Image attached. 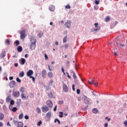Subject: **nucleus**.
<instances>
[{"label": "nucleus", "instance_id": "59", "mask_svg": "<svg viewBox=\"0 0 127 127\" xmlns=\"http://www.w3.org/2000/svg\"><path fill=\"white\" fill-rule=\"evenodd\" d=\"M72 90L75 91V84L72 85Z\"/></svg>", "mask_w": 127, "mask_h": 127}, {"label": "nucleus", "instance_id": "42", "mask_svg": "<svg viewBox=\"0 0 127 127\" xmlns=\"http://www.w3.org/2000/svg\"><path fill=\"white\" fill-rule=\"evenodd\" d=\"M118 23H119L118 22V21H116L114 25L112 27V25H111V28H114V27H115V26H116L118 24Z\"/></svg>", "mask_w": 127, "mask_h": 127}, {"label": "nucleus", "instance_id": "54", "mask_svg": "<svg viewBox=\"0 0 127 127\" xmlns=\"http://www.w3.org/2000/svg\"><path fill=\"white\" fill-rule=\"evenodd\" d=\"M54 112H56L57 111V105H56L55 108L53 109Z\"/></svg>", "mask_w": 127, "mask_h": 127}, {"label": "nucleus", "instance_id": "14", "mask_svg": "<svg viewBox=\"0 0 127 127\" xmlns=\"http://www.w3.org/2000/svg\"><path fill=\"white\" fill-rule=\"evenodd\" d=\"M42 77L43 78H45L46 77V70L44 69L42 71Z\"/></svg>", "mask_w": 127, "mask_h": 127}, {"label": "nucleus", "instance_id": "30", "mask_svg": "<svg viewBox=\"0 0 127 127\" xmlns=\"http://www.w3.org/2000/svg\"><path fill=\"white\" fill-rule=\"evenodd\" d=\"M18 119L19 120H22L23 119V113H21L19 115Z\"/></svg>", "mask_w": 127, "mask_h": 127}, {"label": "nucleus", "instance_id": "7", "mask_svg": "<svg viewBox=\"0 0 127 127\" xmlns=\"http://www.w3.org/2000/svg\"><path fill=\"white\" fill-rule=\"evenodd\" d=\"M43 113H47L49 111V108L47 106H43L42 108Z\"/></svg>", "mask_w": 127, "mask_h": 127}, {"label": "nucleus", "instance_id": "29", "mask_svg": "<svg viewBox=\"0 0 127 127\" xmlns=\"http://www.w3.org/2000/svg\"><path fill=\"white\" fill-rule=\"evenodd\" d=\"M43 36V32L42 31H40L39 32V34H38V36L40 38H41L42 37V36Z\"/></svg>", "mask_w": 127, "mask_h": 127}, {"label": "nucleus", "instance_id": "9", "mask_svg": "<svg viewBox=\"0 0 127 127\" xmlns=\"http://www.w3.org/2000/svg\"><path fill=\"white\" fill-rule=\"evenodd\" d=\"M20 95V93L17 91V92H13L12 95L14 98H18Z\"/></svg>", "mask_w": 127, "mask_h": 127}, {"label": "nucleus", "instance_id": "53", "mask_svg": "<svg viewBox=\"0 0 127 127\" xmlns=\"http://www.w3.org/2000/svg\"><path fill=\"white\" fill-rule=\"evenodd\" d=\"M42 124V122L41 121H40L38 123L37 126H38V127H39V126H40V125H41Z\"/></svg>", "mask_w": 127, "mask_h": 127}, {"label": "nucleus", "instance_id": "50", "mask_svg": "<svg viewBox=\"0 0 127 127\" xmlns=\"http://www.w3.org/2000/svg\"><path fill=\"white\" fill-rule=\"evenodd\" d=\"M48 69L49 71H53V67H50V66L49 65H48Z\"/></svg>", "mask_w": 127, "mask_h": 127}, {"label": "nucleus", "instance_id": "12", "mask_svg": "<svg viewBox=\"0 0 127 127\" xmlns=\"http://www.w3.org/2000/svg\"><path fill=\"white\" fill-rule=\"evenodd\" d=\"M49 9L50 11H54L55 10V6L53 5H50Z\"/></svg>", "mask_w": 127, "mask_h": 127}, {"label": "nucleus", "instance_id": "11", "mask_svg": "<svg viewBox=\"0 0 127 127\" xmlns=\"http://www.w3.org/2000/svg\"><path fill=\"white\" fill-rule=\"evenodd\" d=\"M19 61L20 64H21V65H24V64H25V59L24 58H21V59H20Z\"/></svg>", "mask_w": 127, "mask_h": 127}, {"label": "nucleus", "instance_id": "2", "mask_svg": "<svg viewBox=\"0 0 127 127\" xmlns=\"http://www.w3.org/2000/svg\"><path fill=\"white\" fill-rule=\"evenodd\" d=\"M8 85L11 89L14 88V86H15V81L14 80H12L9 82Z\"/></svg>", "mask_w": 127, "mask_h": 127}, {"label": "nucleus", "instance_id": "8", "mask_svg": "<svg viewBox=\"0 0 127 127\" xmlns=\"http://www.w3.org/2000/svg\"><path fill=\"white\" fill-rule=\"evenodd\" d=\"M33 75V70L32 69H30L27 72V77H31Z\"/></svg>", "mask_w": 127, "mask_h": 127}, {"label": "nucleus", "instance_id": "6", "mask_svg": "<svg viewBox=\"0 0 127 127\" xmlns=\"http://www.w3.org/2000/svg\"><path fill=\"white\" fill-rule=\"evenodd\" d=\"M63 89L64 93L68 92V86H67V85H66L65 83H63Z\"/></svg>", "mask_w": 127, "mask_h": 127}, {"label": "nucleus", "instance_id": "28", "mask_svg": "<svg viewBox=\"0 0 127 127\" xmlns=\"http://www.w3.org/2000/svg\"><path fill=\"white\" fill-rule=\"evenodd\" d=\"M11 101V99L10 98V96H8L6 98V103H8V102H10Z\"/></svg>", "mask_w": 127, "mask_h": 127}, {"label": "nucleus", "instance_id": "55", "mask_svg": "<svg viewBox=\"0 0 127 127\" xmlns=\"http://www.w3.org/2000/svg\"><path fill=\"white\" fill-rule=\"evenodd\" d=\"M45 60H47V59H48V56H47V54H45Z\"/></svg>", "mask_w": 127, "mask_h": 127}, {"label": "nucleus", "instance_id": "13", "mask_svg": "<svg viewBox=\"0 0 127 127\" xmlns=\"http://www.w3.org/2000/svg\"><path fill=\"white\" fill-rule=\"evenodd\" d=\"M48 96L49 99H55V96L53 95L52 92L48 94Z\"/></svg>", "mask_w": 127, "mask_h": 127}, {"label": "nucleus", "instance_id": "56", "mask_svg": "<svg viewBox=\"0 0 127 127\" xmlns=\"http://www.w3.org/2000/svg\"><path fill=\"white\" fill-rule=\"evenodd\" d=\"M88 106L87 105L86 107H84L83 108V111H87V109H88Z\"/></svg>", "mask_w": 127, "mask_h": 127}, {"label": "nucleus", "instance_id": "47", "mask_svg": "<svg viewBox=\"0 0 127 127\" xmlns=\"http://www.w3.org/2000/svg\"><path fill=\"white\" fill-rule=\"evenodd\" d=\"M64 103V101L63 100H62V101H59L58 102V104H59V105H62Z\"/></svg>", "mask_w": 127, "mask_h": 127}, {"label": "nucleus", "instance_id": "25", "mask_svg": "<svg viewBox=\"0 0 127 127\" xmlns=\"http://www.w3.org/2000/svg\"><path fill=\"white\" fill-rule=\"evenodd\" d=\"M21 98L23 100V99H28V96H24V93H22L21 95Z\"/></svg>", "mask_w": 127, "mask_h": 127}, {"label": "nucleus", "instance_id": "48", "mask_svg": "<svg viewBox=\"0 0 127 127\" xmlns=\"http://www.w3.org/2000/svg\"><path fill=\"white\" fill-rule=\"evenodd\" d=\"M64 47H65V49H67V48H69V45L68 44H65Z\"/></svg>", "mask_w": 127, "mask_h": 127}, {"label": "nucleus", "instance_id": "23", "mask_svg": "<svg viewBox=\"0 0 127 127\" xmlns=\"http://www.w3.org/2000/svg\"><path fill=\"white\" fill-rule=\"evenodd\" d=\"M88 83L89 84V85H93V84L95 83V80H94L93 79H91L90 81L89 80L88 81Z\"/></svg>", "mask_w": 127, "mask_h": 127}, {"label": "nucleus", "instance_id": "37", "mask_svg": "<svg viewBox=\"0 0 127 127\" xmlns=\"http://www.w3.org/2000/svg\"><path fill=\"white\" fill-rule=\"evenodd\" d=\"M73 78L74 80L77 79V75H76V73H75V72H73Z\"/></svg>", "mask_w": 127, "mask_h": 127}, {"label": "nucleus", "instance_id": "33", "mask_svg": "<svg viewBox=\"0 0 127 127\" xmlns=\"http://www.w3.org/2000/svg\"><path fill=\"white\" fill-rule=\"evenodd\" d=\"M57 122L58 123L59 125H60L61 124L60 120L56 118L55 119L54 123H57Z\"/></svg>", "mask_w": 127, "mask_h": 127}, {"label": "nucleus", "instance_id": "26", "mask_svg": "<svg viewBox=\"0 0 127 127\" xmlns=\"http://www.w3.org/2000/svg\"><path fill=\"white\" fill-rule=\"evenodd\" d=\"M16 45V46H18V45H19V44H20V42H19V40H16L14 43V45Z\"/></svg>", "mask_w": 127, "mask_h": 127}, {"label": "nucleus", "instance_id": "36", "mask_svg": "<svg viewBox=\"0 0 127 127\" xmlns=\"http://www.w3.org/2000/svg\"><path fill=\"white\" fill-rule=\"evenodd\" d=\"M13 105H14V100H11L10 101V105H9V106H12Z\"/></svg>", "mask_w": 127, "mask_h": 127}, {"label": "nucleus", "instance_id": "19", "mask_svg": "<svg viewBox=\"0 0 127 127\" xmlns=\"http://www.w3.org/2000/svg\"><path fill=\"white\" fill-rule=\"evenodd\" d=\"M17 50L18 52H22V47H21V46H18V47L17 48Z\"/></svg>", "mask_w": 127, "mask_h": 127}, {"label": "nucleus", "instance_id": "20", "mask_svg": "<svg viewBox=\"0 0 127 127\" xmlns=\"http://www.w3.org/2000/svg\"><path fill=\"white\" fill-rule=\"evenodd\" d=\"M86 99L84 100V102L86 104V105H90V100L87 98V97L85 96Z\"/></svg>", "mask_w": 127, "mask_h": 127}, {"label": "nucleus", "instance_id": "52", "mask_svg": "<svg viewBox=\"0 0 127 127\" xmlns=\"http://www.w3.org/2000/svg\"><path fill=\"white\" fill-rule=\"evenodd\" d=\"M24 119L25 120H28L29 119V116H28V115H25L24 116Z\"/></svg>", "mask_w": 127, "mask_h": 127}, {"label": "nucleus", "instance_id": "10", "mask_svg": "<svg viewBox=\"0 0 127 127\" xmlns=\"http://www.w3.org/2000/svg\"><path fill=\"white\" fill-rule=\"evenodd\" d=\"M46 118H47L48 120H47V122H50V119H51V113L48 112L46 114Z\"/></svg>", "mask_w": 127, "mask_h": 127}, {"label": "nucleus", "instance_id": "17", "mask_svg": "<svg viewBox=\"0 0 127 127\" xmlns=\"http://www.w3.org/2000/svg\"><path fill=\"white\" fill-rule=\"evenodd\" d=\"M9 109L10 111H12V112H13L14 113H15L16 111H17V108L16 107H13L12 109L10 108V105L9 106Z\"/></svg>", "mask_w": 127, "mask_h": 127}, {"label": "nucleus", "instance_id": "31", "mask_svg": "<svg viewBox=\"0 0 127 127\" xmlns=\"http://www.w3.org/2000/svg\"><path fill=\"white\" fill-rule=\"evenodd\" d=\"M110 19L111 18H110V17L109 16H107L105 19V21L108 22V21H109Z\"/></svg>", "mask_w": 127, "mask_h": 127}, {"label": "nucleus", "instance_id": "15", "mask_svg": "<svg viewBox=\"0 0 127 127\" xmlns=\"http://www.w3.org/2000/svg\"><path fill=\"white\" fill-rule=\"evenodd\" d=\"M3 57H5V51L2 52L0 54V59L3 58Z\"/></svg>", "mask_w": 127, "mask_h": 127}, {"label": "nucleus", "instance_id": "57", "mask_svg": "<svg viewBox=\"0 0 127 127\" xmlns=\"http://www.w3.org/2000/svg\"><path fill=\"white\" fill-rule=\"evenodd\" d=\"M66 74H67V77L68 78V79H71V76H70V75H69V73L66 72Z\"/></svg>", "mask_w": 127, "mask_h": 127}, {"label": "nucleus", "instance_id": "43", "mask_svg": "<svg viewBox=\"0 0 127 127\" xmlns=\"http://www.w3.org/2000/svg\"><path fill=\"white\" fill-rule=\"evenodd\" d=\"M59 114H60L59 115L60 118H63V113L62 112H60Z\"/></svg>", "mask_w": 127, "mask_h": 127}, {"label": "nucleus", "instance_id": "39", "mask_svg": "<svg viewBox=\"0 0 127 127\" xmlns=\"http://www.w3.org/2000/svg\"><path fill=\"white\" fill-rule=\"evenodd\" d=\"M36 111H37L38 114H40V113H41V111L40 110V108H39L38 107H37L36 108Z\"/></svg>", "mask_w": 127, "mask_h": 127}, {"label": "nucleus", "instance_id": "40", "mask_svg": "<svg viewBox=\"0 0 127 127\" xmlns=\"http://www.w3.org/2000/svg\"><path fill=\"white\" fill-rule=\"evenodd\" d=\"M5 42H6V43L8 44V45H9V43H10V40H9V39H7L5 40Z\"/></svg>", "mask_w": 127, "mask_h": 127}, {"label": "nucleus", "instance_id": "35", "mask_svg": "<svg viewBox=\"0 0 127 127\" xmlns=\"http://www.w3.org/2000/svg\"><path fill=\"white\" fill-rule=\"evenodd\" d=\"M67 42V36H65L63 39V43Z\"/></svg>", "mask_w": 127, "mask_h": 127}, {"label": "nucleus", "instance_id": "3", "mask_svg": "<svg viewBox=\"0 0 127 127\" xmlns=\"http://www.w3.org/2000/svg\"><path fill=\"white\" fill-rule=\"evenodd\" d=\"M71 23H72V22H71L70 20H67V21L65 22L64 25L66 26V28H70Z\"/></svg>", "mask_w": 127, "mask_h": 127}, {"label": "nucleus", "instance_id": "61", "mask_svg": "<svg viewBox=\"0 0 127 127\" xmlns=\"http://www.w3.org/2000/svg\"><path fill=\"white\" fill-rule=\"evenodd\" d=\"M100 28H96V29H94V31H99V30H100Z\"/></svg>", "mask_w": 127, "mask_h": 127}, {"label": "nucleus", "instance_id": "16", "mask_svg": "<svg viewBox=\"0 0 127 127\" xmlns=\"http://www.w3.org/2000/svg\"><path fill=\"white\" fill-rule=\"evenodd\" d=\"M23 123L22 122H18L17 123V127H23Z\"/></svg>", "mask_w": 127, "mask_h": 127}, {"label": "nucleus", "instance_id": "27", "mask_svg": "<svg viewBox=\"0 0 127 127\" xmlns=\"http://www.w3.org/2000/svg\"><path fill=\"white\" fill-rule=\"evenodd\" d=\"M3 118H4L3 113H0V121H2V120H3Z\"/></svg>", "mask_w": 127, "mask_h": 127}, {"label": "nucleus", "instance_id": "38", "mask_svg": "<svg viewBox=\"0 0 127 127\" xmlns=\"http://www.w3.org/2000/svg\"><path fill=\"white\" fill-rule=\"evenodd\" d=\"M16 104H17L16 107H17V108L20 107V102H19L18 101V100H17V102H16Z\"/></svg>", "mask_w": 127, "mask_h": 127}, {"label": "nucleus", "instance_id": "18", "mask_svg": "<svg viewBox=\"0 0 127 127\" xmlns=\"http://www.w3.org/2000/svg\"><path fill=\"white\" fill-rule=\"evenodd\" d=\"M92 112L93 113V114H98L99 110H98L97 108H93L92 110Z\"/></svg>", "mask_w": 127, "mask_h": 127}, {"label": "nucleus", "instance_id": "1", "mask_svg": "<svg viewBox=\"0 0 127 127\" xmlns=\"http://www.w3.org/2000/svg\"><path fill=\"white\" fill-rule=\"evenodd\" d=\"M31 43L30 45V49L31 50H34L36 47V39L34 36L31 37Z\"/></svg>", "mask_w": 127, "mask_h": 127}, {"label": "nucleus", "instance_id": "51", "mask_svg": "<svg viewBox=\"0 0 127 127\" xmlns=\"http://www.w3.org/2000/svg\"><path fill=\"white\" fill-rule=\"evenodd\" d=\"M80 92H81V91H80L79 89H77L76 90V93H77V95H79V94H80Z\"/></svg>", "mask_w": 127, "mask_h": 127}, {"label": "nucleus", "instance_id": "46", "mask_svg": "<svg viewBox=\"0 0 127 127\" xmlns=\"http://www.w3.org/2000/svg\"><path fill=\"white\" fill-rule=\"evenodd\" d=\"M29 78L32 79L33 82H35V77H34L33 76H31Z\"/></svg>", "mask_w": 127, "mask_h": 127}, {"label": "nucleus", "instance_id": "5", "mask_svg": "<svg viewBox=\"0 0 127 127\" xmlns=\"http://www.w3.org/2000/svg\"><path fill=\"white\" fill-rule=\"evenodd\" d=\"M46 105L49 108H52L53 106V103H52V101L50 100H47L46 101Z\"/></svg>", "mask_w": 127, "mask_h": 127}, {"label": "nucleus", "instance_id": "63", "mask_svg": "<svg viewBox=\"0 0 127 127\" xmlns=\"http://www.w3.org/2000/svg\"><path fill=\"white\" fill-rule=\"evenodd\" d=\"M75 70H78V69H79V67L76 64L75 65Z\"/></svg>", "mask_w": 127, "mask_h": 127}, {"label": "nucleus", "instance_id": "44", "mask_svg": "<svg viewBox=\"0 0 127 127\" xmlns=\"http://www.w3.org/2000/svg\"><path fill=\"white\" fill-rule=\"evenodd\" d=\"M65 8L67 9H70V8H71V6H70V5H67L65 6Z\"/></svg>", "mask_w": 127, "mask_h": 127}, {"label": "nucleus", "instance_id": "58", "mask_svg": "<svg viewBox=\"0 0 127 127\" xmlns=\"http://www.w3.org/2000/svg\"><path fill=\"white\" fill-rule=\"evenodd\" d=\"M124 124L125 127H127V121H125L124 122Z\"/></svg>", "mask_w": 127, "mask_h": 127}, {"label": "nucleus", "instance_id": "22", "mask_svg": "<svg viewBox=\"0 0 127 127\" xmlns=\"http://www.w3.org/2000/svg\"><path fill=\"white\" fill-rule=\"evenodd\" d=\"M24 76V71H21L19 73V77L22 78Z\"/></svg>", "mask_w": 127, "mask_h": 127}, {"label": "nucleus", "instance_id": "60", "mask_svg": "<svg viewBox=\"0 0 127 127\" xmlns=\"http://www.w3.org/2000/svg\"><path fill=\"white\" fill-rule=\"evenodd\" d=\"M94 25H95V27H98L99 26V24L98 23H95L94 24Z\"/></svg>", "mask_w": 127, "mask_h": 127}, {"label": "nucleus", "instance_id": "49", "mask_svg": "<svg viewBox=\"0 0 127 127\" xmlns=\"http://www.w3.org/2000/svg\"><path fill=\"white\" fill-rule=\"evenodd\" d=\"M3 75L4 77L5 78H6V77H7V76H8L7 73H6V72H4V73H3Z\"/></svg>", "mask_w": 127, "mask_h": 127}, {"label": "nucleus", "instance_id": "41", "mask_svg": "<svg viewBox=\"0 0 127 127\" xmlns=\"http://www.w3.org/2000/svg\"><path fill=\"white\" fill-rule=\"evenodd\" d=\"M16 80L17 82H18V83L21 82V80L19 78V77H17Z\"/></svg>", "mask_w": 127, "mask_h": 127}, {"label": "nucleus", "instance_id": "4", "mask_svg": "<svg viewBox=\"0 0 127 127\" xmlns=\"http://www.w3.org/2000/svg\"><path fill=\"white\" fill-rule=\"evenodd\" d=\"M20 39H24L25 37V30H23L21 31L20 33Z\"/></svg>", "mask_w": 127, "mask_h": 127}, {"label": "nucleus", "instance_id": "64", "mask_svg": "<svg viewBox=\"0 0 127 127\" xmlns=\"http://www.w3.org/2000/svg\"><path fill=\"white\" fill-rule=\"evenodd\" d=\"M108 123H105L104 124V127H108Z\"/></svg>", "mask_w": 127, "mask_h": 127}, {"label": "nucleus", "instance_id": "32", "mask_svg": "<svg viewBox=\"0 0 127 127\" xmlns=\"http://www.w3.org/2000/svg\"><path fill=\"white\" fill-rule=\"evenodd\" d=\"M25 90V88H24L23 87H21L19 88L20 92H21L22 93H23Z\"/></svg>", "mask_w": 127, "mask_h": 127}, {"label": "nucleus", "instance_id": "34", "mask_svg": "<svg viewBox=\"0 0 127 127\" xmlns=\"http://www.w3.org/2000/svg\"><path fill=\"white\" fill-rule=\"evenodd\" d=\"M74 81L76 85H80V82H79V80H78V79H74Z\"/></svg>", "mask_w": 127, "mask_h": 127}, {"label": "nucleus", "instance_id": "62", "mask_svg": "<svg viewBox=\"0 0 127 127\" xmlns=\"http://www.w3.org/2000/svg\"><path fill=\"white\" fill-rule=\"evenodd\" d=\"M93 84L95 85V86H96V87L98 86V82H94V83H93Z\"/></svg>", "mask_w": 127, "mask_h": 127}, {"label": "nucleus", "instance_id": "24", "mask_svg": "<svg viewBox=\"0 0 127 127\" xmlns=\"http://www.w3.org/2000/svg\"><path fill=\"white\" fill-rule=\"evenodd\" d=\"M48 76L49 77V78H52V77H53V73H52V72H49L48 73Z\"/></svg>", "mask_w": 127, "mask_h": 127}, {"label": "nucleus", "instance_id": "21", "mask_svg": "<svg viewBox=\"0 0 127 127\" xmlns=\"http://www.w3.org/2000/svg\"><path fill=\"white\" fill-rule=\"evenodd\" d=\"M65 67L67 69L70 68V62H69V61H66Z\"/></svg>", "mask_w": 127, "mask_h": 127}, {"label": "nucleus", "instance_id": "45", "mask_svg": "<svg viewBox=\"0 0 127 127\" xmlns=\"http://www.w3.org/2000/svg\"><path fill=\"white\" fill-rule=\"evenodd\" d=\"M95 4H100V0H95Z\"/></svg>", "mask_w": 127, "mask_h": 127}]
</instances>
